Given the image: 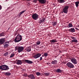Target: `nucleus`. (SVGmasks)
Listing matches in <instances>:
<instances>
[{"instance_id": "obj_1", "label": "nucleus", "mask_w": 79, "mask_h": 79, "mask_svg": "<svg viewBox=\"0 0 79 79\" xmlns=\"http://www.w3.org/2000/svg\"><path fill=\"white\" fill-rule=\"evenodd\" d=\"M22 36L19 34H17V36L15 38L14 41L15 42H19L22 40Z\"/></svg>"}, {"instance_id": "obj_2", "label": "nucleus", "mask_w": 79, "mask_h": 79, "mask_svg": "<svg viewBox=\"0 0 79 79\" xmlns=\"http://www.w3.org/2000/svg\"><path fill=\"white\" fill-rule=\"evenodd\" d=\"M10 68H9L8 66L5 64L0 66V69L2 70V71H7V70H8Z\"/></svg>"}, {"instance_id": "obj_3", "label": "nucleus", "mask_w": 79, "mask_h": 79, "mask_svg": "<svg viewBox=\"0 0 79 79\" xmlns=\"http://www.w3.org/2000/svg\"><path fill=\"white\" fill-rule=\"evenodd\" d=\"M15 50H18V53H21L24 50V47H19V46H16L15 47Z\"/></svg>"}, {"instance_id": "obj_4", "label": "nucleus", "mask_w": 79, "mask_h": 79, "mask_svg": "<svg viewBox=\"0 0 79 79\" xmlns=\"http://www.w3.org/2000/svg\"><path fill=\"white\" fill-rule=\"evenodd\" d=\"M69 7V6H65L63 8L62 11H61V13H64L67 14V13H68Z\"/></svg>"}, {"instance_id": "obj_5", "label": "nucleus", "mask_w": 79, "mask_h": 79, "mask_svg": "<svg viewBox=\"0 0 79 79\" xmlns=\"http://www.w3.org/2000/svg\"><path fill=\"white\" fill-rule=\"evenodd\" d=\"M32 17L33 19H34V20H37V19H38L39 18V15L36 13H35L32 15Z\"/></svg>"}, {"instance_id": "obj_6", "label": "nucleus", "mask_w": 79, "mask_h": 79, "mask_svg": "<svg viewBox=\"0 0 79 79\" xmlns=\"http://www.w3.org/2000/svg\"><path fill=\"white\" fill-rule=\"evenodd\" d=\"M45 21V18H40L38 21V23H39V24L44 23Z\"/></svg>"}, {"instance_id": "obj_7", "label": "nucleus", "mask_w": 79, "mask_h": 79, "mask_svg": "<svg viewBox=\"0 0 79 79\" xmlns=\"http://www.w3.org/2000/svg\"><path fill=\"white\" fill-rule=\"evenodd\" d=\"M66 65L68 68H73L74 67V65L71 62H68L67 64Z\"/></svg>"}, {"instance_id": "obj_8", "label": "nucleus", "mask_w": 79, "mask_h": 79, "mask_svg": "<svg viewBox=\"0 0 79 79\" xmlns=\"http://www.w3.org/2000/svg\"><path fill=\"white\" fill-rule=\"evenodd\" d=\"M70 61L73 63V64H77V60L76 59L74 58H72L70 59Z\"/></svg>"}, {"instance_id": "obj_9", "label": "nucleus", "mask_w": 79, "mask_h": 79, "mask_svg": "<svg viewBox=\"0 0 79 79\" xmlns=\"http://www.w3.org/2000/svg\"><path fill=\"white\" fill-rule=\"evenodd\" d=\"M16 64H21L23 63V60H16Z\"/></svg>"}, {"instance_id": "obj_10", "label": "nucleus", "mask_w": 79, "mask_h": 79, "mask_svg": "<svg viewBox=\"0 0 79 79\" xmlns=\"http://www.w3.org/2000/svg\"><path fill=\"white\" fill-rule=\"evenodd\" d=\"M41 56V54L40 53H38L37 54H35L33 56V57L35 59H36V58H39L40 56Z\"/></svg>"}, {"instance_id": "obj_11", "label": "nucleus", "mask_w": 79, "mask_h": 79, "mask_svg": "<svg viewBox=\"0 0 79 79\" xmlns=\"http://www.w3.org/2000/svg\"><path fill=\"white\" fill-rule=\"evenodd\" d=\"M38 1L41 4H43L44 5L46 4L47 2V0H38Z\"/></svg>"}, {"instance_id": "obj_12", "label": "nucleus", "mask_w": 79, "mask_h": 79, "mask_svg": "<svg viewBox=\"0 0 79 79\" xmlns=\"http://www.w3.org/2000/svg\"><path fill=\"white\" fill-rule=\"evenodd\" d=\"M24 62L25 63H27V64H32L33 63L32 61L27 60H25Z\"/></svg>"}, {"instance_id": "obj_13", "label": "nucleus", "mask_w": 79, "mask_h": 79, "mask_svg": "<svg viewBox=\"0 0 79 79\" xmlns=\"http://www.w3.org/2000/svg\"><path fill=\"white\" fill-rule=\"evenodd\" d=\"M27 76L29 78H31V79H33L35 78V77H34V75L33 74H30L29 75H28Z\"/></svg>"}, {"instance_id": "obj_14", "label": "nucleus", "mask_w": 79, "mask_h": 79, "mask_svg": "<svg viewBox=\"0 0 79 79\" xmlns=\"http://www.w3.org/2000/svg\"><path fill=\"white\" fill-rule=\"evenodd\" d=\"M68 31L70 32H75V29H74V28L73 27L68 30Z\"/></svg>"}, {"instance_id": "obj_15", "label": "nucleus", "mask_w": 79, "mask_h": 79, "mask_svg": "<svg viewBox=\"0 0 79 79\" xmlns=\"http://www.w3.org/2000/svg\"><path fill=\"white\" fill-rule=\"evenodd\" d=\"M56 73H61L63 71V70H61L60 69H58L56 70Z\"/></svg>"}, {"instance_id": "obj_16", "label": "nucleus", "mask_w": 79, "mask_h": 79, "mask_svg": "<svg viewBox=\"0 0 79 79\" xmlns=\"http://www.w3.org/2000/svg\"><path fill=\"white\" fill-rule=\"evenodd\" d=\"M5 42V39L2 38L0 40V44H3Z\"/></svg>"}, {"instance_id": "obj_17", "label": "nucleus", "mask_w": 79, "mask_h": 79, "mask_svg": "<svg viewBox=\"0 0 79 79\" xmlns=\"http://www.w3.org/2000/svg\"><path fill=\"white\" fill-rule=\"evenodd\" d=\"M57 60H54L52 61L51 62V64H57Z\"/></svg>"}, {"instance_id": "obj_18", "label": "nucleus", "mask_w": 79, "mask_h": 79, "mask_svg": "<svg viewBox=\"0 0 79 79\" xmlns=\"http://www.w3.org/2000/svg\"><path fill=\"white\" fill-rule=\"evenodd\" d=\"M58 2L60 3H63L65 2L64 0H57Z\"/></svg>"}, {"instance_id": "obj_19", "label": "nucleus", "mask_w": 79, "mask_h": 79, "mask_svg": "<svg viewBox=\"0 0 79 79\" xmlns=\"http://www.w3.org/2000/svg\"><path fill=\"white\" fill-rule=\"evenodd\" d=\"M25 50L27 52H30L31 51V48L30 47H28L27 48L25 49Z\"/></svg>"}, {"instance_id": "obj_20", "label": "nucleus", "mask_w": 79, "mask_h": 79, "mask_svg": "<svg viewBox=\"0 0 79 79\" xmlns=\"http://www.w3.org/2000/svg\"><path fill=\"white\" fill-rule=\"evenodd\" d=\"M4 74L5 76H9L11 75V73L8 72H5L4 73Z\"/></svg>"}, {"instance_id": "obj_21", "label": "nucleus", "mask_w": 79, "mask_h": 79, "mask_svg": "<svg viewBox=\"0 0 79 79\" xmlns=\"http://www.w3.org/2000/svg\"><path fill=\"white\" fill-rule=\"evenodd\" d=\"M50 42L52 43V42H53V43H55V42H57V40L53 39L52 40H50Z\"/></svg>"}, {"instance_id": "obj_22", "label": "nucleus", "mask_w": 79, "mask_h": 79, "mask_svg": "<svg viewBox=\"0 0 79 79\" xmlns=\"http://www.w3.org/2000/svg\"><path fill=\"white\" fill-rule=\"evenodd\" d=\"M5 35L4 34V32H2L1 33H0V37H2L3 36H5Z\"/></svg>"}, {"instance_id": "obj_23", "label": "nucleus", "mask_w": 79, "mask_h": 79, "mask_svg": "<svg viewBox=\"0 0 79 79\" xmlns=\"http://www.w3.org/2000/svg\"><path fill=\"white\" fill-rule=\"evenodd\" d=\"M75 3L76 7H78L79 6V1L75 2Z\"/></svg>"}, {"instance_id": "obj_24", "label": "nucleus", "mask_w": 79, "mask_h": 79, "mask_svg": "<svg viewBox=\"0 0 79 79\" xmlns=\"http://www.w3.org/2000/svg\"><path fill=\"white\" fill-rule=\"evenodd\" d=\"M68 27H73V25L72 24V23H69L68 25Z\"/></svg>"}, {"instance_id": "obj_25", "label": "nucleus", "mask_w": 79, "mask_h": 79, "mask_svg": "<svg viewBox=\"0 0 79 79\" xmlns=\"http://www.w3.org/2000/svg\"><path fill=\"white\" fill-rule=\"evenodd\" d=\"M15 54L14 52H12L10 56V58H13Z\"/></svg>"}, {"instance_id": "obj_26", "label": "nucleus", "mask_w": 79, "mask_h": 79, "mask_svg": "<svg viewBox=\"0 0 79 79\" xmlns=\"http://www.w3.org/2000/svg\"><path fill=\"white\" fill-rule=\"evenodd\" d=\"M71 41L72 42H73L74 43H77L78 42L77 40H75V39L74 40H72Z\"/></svg>"}, {"instance_id": "obj_27", "label": "nucleus", "mask_w": 79, "mask_h": 79, "mask_svg": "<svg viewBox=\"0 0 79 79\" xmlns=\"http://www.w3.org/2000/svg\"><path fill=\"white\" fill-rule=\"evenodd\" d=\"M8 46H9V44H6L4 45V47L5 48H7Z\"/></svg>"}, {"instance_id": "obj_28", "label": "nucleus", "mask_w": 79, "mask_h": 79, "mask_svg": "<svg viewBox=\"0 0 79 79\" xmlns=\"http://www.w3.org/2000/svg\"><path fill=\"white\" fill-rule=\"evenodd\" d=\"M25 11H26V10H23L22 11L20 12V13H19V16H21V15H22V14H23V13L25 12Z\"/></svg>"}, {"instance_id": "obj_29", "label": "nucleus", "mask_w": 79, "mask_h": 79, "mask_svg": "<svg viewBox=\"0 0 79 79\" xmlns=\"http://www.w3.org/2000/svg\"><path fill=\"white\" fill-rule=\"evenodd\" d=\"M56 24H57V22L55 21L53 22V24H52L53 26H56Z\"/></svg>"}, {"instance_id": "obj_30", "label": "nucleus", "mask_w": 79, "mask_h": 79, "mask_svg": "<svg viewBox=\"0 0 79 79\" xmlns=\"http://www.w3.org/2000/svg\"><path fill=\"white\" fill-rule=\"evenodd\" d=\"M44 56L45 57H47L48 56V53L46 52L44 53Z\"/></svg>"}, {"instance_id": "obj_31", "label": "nucleus", "mask_w": 79, "mask_h": 79, "mask_svg": "<svg viewBox=\"0 0 79 79\" xmlns=\"http://www.w3.org/2000/svg\"><path fill=\"white\" fill-rule=\"evenodd\" d=\"M36 75L37 76H40V73L39 72H37L36 73Z\"/></svg>"}, {"instance_id": "obj_32", "label": "nucleus", "mask_w": 79, "mask_h": 79, "mask_svg": "<svg viewBox=\"0 0 79 79\" xmlns=\"http://www.w3.org/2000/svg\"><path fill=\"white\" fill-rule=\"evenodd\" d=\"M44 75L46 76H48L50 75V73H44Z\"/></svg>"}, {"instance_id": "obj_33", "label": "nucleus", "mask_w": 79, "mask_h": 79, "mask_svg": "<svg viewBox=\"0 0 79 79\" xmlns=\"http://www.w3.org/2000/svg\"><path fill=\"white\" fill-rule=\"evenodd\" d=\"M8 52H7L6 53H4V56H6L8 55Z\"/></svg>"}, {"instance_id": "obj_34", "label": "nucleus", "mask_w": 79, "mask_h": 79, "mask_svg": "<svg viewBox=\"0 0 79 79\" xmlns=\"http://www.w3.org/2000/svg\"><path fill=\"white\" fill-rule=\"evenodd\" d=\"M36 44L37 45H40V41H38L36 42Z\"/></svg>"}, {"instance_id": "obj_35", "label": "nucleus", "mask_w": 79, "mask_h": 79, "mask_svg": "<svg viewBox=\"0 0 79 79\" xmlns=\"http://www.w3.org/2000/svg\"><path fill=\"white\" fill-rule=\"evenodd\" d=\"M33 2H34V3H36L37 2V0H34L33 1Z\"/></svg>"}, {"instance_id": "obj_36", "label": "nucleus", "mask_w": 79, "mask_h": 79, "mask_svg": "<svg viewBox=\"0 0 79 79\" xmlns=\"http://www.w3.org/2000/svg\"><path fill=\"white\" fill-rule=\"evenodd\" d=\"M71 39H73V40H74V39H76V38H75V37H71Z\"/></svg>"}, {"instance_id": "obj_37", "label": "nucleus", "mask_w": 79, "mask_h": 79, "mask_svg": "<svg viewBox=\"0 0 79 79\" xmlns=\"http://www.w3.org/2000/svg\"><path fill=\"white\" fill-rule=\"evenodd\" d=\"M42 57H40V61H42Z\"/></svg>"}, {"instance_id": "obj_38", "label": "nucleus", "mask_w": 79, "mask_h": 79, "mask_svg": "<svg viewBox=\"0 0 79 79\" xmlns=\"http://www.w3.org/2000/svg\"><path fill=\"white\" fill-rule=\"evenodd\" d=\"M2 10V6L0 5V10Z\"/></svg>"}, {"instance_id": "obj_39", "label": "nucleus", "mask_w": 79, "mask_h": 79, "mask_svg": "<svg viewBox=\"0 0 79 79\" xmlns=\"http://www.w3.org/2000/svg\"><path fill=\"white\" fill-rule=\"evenodd\" d=\"M59 52L60 53H61V50H59Z\"/></svg>"}, {"instance_id": "obj_40", "label": "nucleus", "mask_w": 79, "mask_h": 79, "mask_svg": "<svg viewBox=\"0 0 79 79\" xmlns=\"http://www.w3.org/2000/svg\"><path fill=\"white\" fill-rule=\"evenodd\" d=\"M75 29H76V30H77L78 31H79V29H78V28H75Z\"/></svg>"}, {"instance_id": "obj_41", "label": "nucleus", "mask_w": 79, "mask_h": 79, "mask_svg": "<svg viewBox=\"0 0 79 79\" xmlns=\"http://www.w3.org/2000/svg\"><path fill=\"white\" fill-rule=\"evenodd\" d=\"M6 43H7L8 44H9V41H8L7 42H6Z\"/></svg>"}, {"instance_id": "obj_42", "label": "nucleus", "mask_w": 79, "mask_h": 79, "mask_svg": "<svg viewBox=\"0 0 79 79\" xmlns=\"http://www.w3.org/2000/svg\"><path fill=\"white\" fill-rule=\"evenodd\" d=\"M17 35V33H16L15 34V35Z\"/></svg>"}, {"instance_id": "obj_43", "label": "nucleus", "mask_w": 79, "mask_h": 79, "mask_svg": "<svg viewBox=\"0 0 79 79\" xmlns=\"http://www.w3.org/2000/svg\"><path fill=\"white\" fill-rule=\"evenodd\" d=\"M27 1H31V0H27Z\"/></svg>"}, {"instance_id": "obj_44", "label": "nucleus", "mask_w": 79, "mask_h": 79, "mask_svg": "<svg viewBox=\"0 0 79 79\" xmlns=\"http://www.w3.org/2000/svg\"><path fill=\"white\" fill-rule=\"evenodd\" d=\"M9 8H10V7H8L7 8V10H9Z\"/></svg>"}, {"instance_id": "obj_45", "label": "nucleus", "mask_w": 79, "mask_h": 79, "mask_svg": "<svg viewBox=\"0 0 79 79\" xmlns=\"http://www.w3.org/2000/svg\"><path fill=\"white\" fill-rule=\"evenodd\" d=\"M8 0H6V2H7V1H8Z\"/></svg>"}, {"instance_id": "obj_46", "label": "nucleus", "mask_w": 79, "mask_h": 79, "mask_svg": "<svg viewBox=\"0 0 79 79\" xmlns=\"http://www.w3.org/2000/svg\"><path fill=\"white\" fill-rule=\"evenodd\" d=\"M42 56L43 57H44V56L43 55V56Z\"/></svg>"}, {"instance_id": "obj_47", "label": "nucleus", "mask_w": 79, "mask_h": 79, "mask_svg": "<svg viewBox=\"0 0 79 79\" xmlns=\"http://www.w3.org/2000/svg\"><path fill=\"white\" fill-rule=\"evenodd\" d=\"M77 27H79V25Z\"/></svg>"}, {"instance_id": "obj_48", "label": "nucleus", "mask_w": 79, "mask_h": 79, "mask_svg": "<svg viewBox=\"0 0 79 79\" xmlns=\"http://www.w3.org/2000/svg\"><path fill=\"white\" fill-rule=\"evenodd\" d=\"M58 46H57V48H58Z\"/></svg>"}]
</instances>
